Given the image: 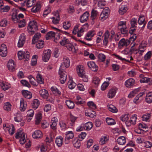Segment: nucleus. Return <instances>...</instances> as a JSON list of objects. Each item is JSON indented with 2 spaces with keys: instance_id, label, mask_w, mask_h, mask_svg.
Here are the masks:
<instances>
[{
  "instance_id": "f257e3e1",
  "label": "nucleus",
  "mask_w": 152,
  "mask_h": 152,
  "mask_svg": "<svg viewBox=\"0 0 152 152\" xmlns=\"http://www.w3.org/2000/svg\"><path fill=\"white\" fill-rule=\"evenodd\" d=\"M63 61L59 71V74L60 76V80L61 83L62 84L64 83L67 78L66 73L64 71V67L66 68H68L70 64V60L67 57L65 56L63 58Z\"/></svg>"
},
{
  "instance_id": "79ce46f5",
  "label": "nucleus",
  "mask_w": 152,
  "mask_h": 152,
  "mask_svg": "<svg viewBox=\"0 0 152 152\" xmlns=\"http://www.w3.org/2000/svg\"><path fill=\"white\" fill-rule=\"evenodd\" d=\"M139 91V89L138 88L136 89L130 93L128 96V98H131L133 97Z\"/></svg>"
},
{
  "instance_id": "5701e85b",
  "label": "nucleus",
  "mask_w": 152,
  "mask_h": 152,
  "mask_svg": "<svg viewBox=\"0 0 152 152\" xmlns=\"http://www.w3.org/2000/svg\"><path fill=\"white\" fill-rule=\"evenodd\" d=\"M86 115L90 117L91 118H93L96 115V113L95 111H91L90 109H88L85 111Z\"/></svg>"
},
{
  "instance_id": "0eeeda50",
  "label": "nucleus",
  "mask_w": 152,
  "mask_h": 152,
  "mask_svg": "<svg viewBox=\"0 0 152 152\" xmlns=\"http://www.w3.org/2000/svg\"><path fill=\"white\" fill-rule=\"evenodd\" d=\"M51 53V51L50 50L48 49L45 50L42 56V60L44 62L48 61L50 59Z\"/></svg>"
},
{
  "instance_id": "3c124183",
  "label": "nucleus",
  "mask_w": 152,
  "mask_h": 152,
  "mask_svg": "<svg viewBox=\"0 0 152 152\" xmlns=\"http://www.w3.org/2000/svg\"><path fill=\"white\" fill-rule=\"evenodd\" d=\"M66 104L68 107L70 109L73 108L75 106L74 103L70 100H66Z\"/></svg>"
},
{
  "instance_id": "6ab92c4d",
  "label": "nucleus",
  "mask_w": 152,
  "mask_h": 152,
  "mask_svg": "<svg viewBox=\"0 0 152 152\" xmlns=\"http://www.w3.org/2000/svg\"><path fill=\"white\" fill-rule=\"evenodd\" d=\"M32 136L34 138L38 139L42 137V134L40 131L38 130L34 132L32 134Z\"/></svg>"
},
{
  "instance_id": "4d7b16f0",
  "label": "nucleus",
  "mask_w": 152,
  "mask_h": 152,
  "mask_svg": "<svg viewBox=\"0 0 152 152\" xmlns=\"http://www.w3.org/2000/svg\"><path fill=\"white\" fill-rule=\"evenodd\" d=\"M108 109L110 111L113 113H116L118 111L116 107L112 104H110L109 106Z\"/></svg>"
},
{
  "instance_id": "a211bd4d",
  "label": "nucleus",
  "mask_w": 152,
  "mask_h": 152,
  "mask_svg": "<svg viewBox=\"0 0 152 152\" xmlns=\"http://www.w3.org/2000/svg\"><path fill=\"white\" fill-rule=\"evenodd\" d=\"M27 107L26 102L23 98H21L20 102V110L22 111H24Z\"/></svg>"
},
{
  "instance_id": "13d9d810",
  "label": "nucleus",
  "mask_w": 152,
  "mask_h": 152,
  "mask_svg": "<svg viewBox=\"0 0 152 152\" xmlns=\"http://www.w3.org/2000/svg\"><path fill=\"white\" fill-rule=\"evenodd\" d=\"M66 47L69 51L74 52L75 48L72 44L70 42L66 45Z\"/></svg>"
},
{
  "instance_id": "ea45409f",
  "label": "nucleus",
  "mask_w": 152,
  "mask_h": 152,
  "mask_svg": "<svg viewBox=\"0 0 152 152\" xmlns=\"http://www.w3.org/2000/svg\"><path fill=\"white\" fill-rule=\"evenodd\" d=\"M69 42L68 39L66 37H64L60 41L59 43L61 45L66 46Z\"/></svg>"
},
{
  "instance_id": "b1692460",
  "label": "nucleus",
  "mask_w": 152,
  "mask_h": 152,
  "mask_svg": "<svg viewBox=\"0 0 152 152\" xmlns=\"http://www.w3.org/2000/svg\"><path fill=\"white\" fill-rule=\"evenodd\" d=\"M117 142L120 145H123L126 143V138L123 136L120 137L117 139Z\"/></svg>"
},
{
  "instance_id": "393cba45",
  "label": "nucleus",
  "mask_w": 152,
  "mask_h": 152,
  "mask_svg": "<svg viewBox=\"0 0 152 152\" xmlns=\"http://www.w3.org/2000/svg\"><path fill=\"white\" fill-rule=\"evenodd\" d=\"M7 66L10 70L13 71L15 69L14 61L12 60H10L7 63Z\"/></svg>"
},
{
  "instance_id": "e2e57ef3",
  "label": "nucleus",
  "mask_w": 152,
  "mask_h": 152,
  "mask_svg": "<svg viewBox=\"0 0 152 152\" xmlns=\"http://www.w3.org/2000/svg\"><path fill=\"white\" fill-rule=\"evenodd\" d=\"M131 27H136V25L137 24V20L135 18H132L130 21Z\"/></svg>"
},
{
  "instance_id": "9b49d317",
  "label": "nucleus",
  "mask_w": 152,
  "mask_h": 152,
  "mask_svg": "<svg viewBox=\"0 0 152 152\" xmlns=\"http://www.w3.org/2000/svg\"><path fill=\"white\" fill-rule=\"evenodd\" d=\"M26 38L24 34L21 35L19 37L18 43V48L22 47L24 44Z\"/></svg>"
},
{
  "instance_id": "338daca9",
  "label": "nucleus",
  "mask_w": 152,
  "mask_h": 152,
  "mask_svg": "<svg viewBox=\"0 0 152 152\" xmlns=\"http://www.w3.org/2000/svg\"><path fill=\"white\" fill-rule=\"evenodd\" d=\"M129 117V115L128 114H125L122 115L121 116V120L125 122L126 124L127 121H128V120Z\"/></svg>"
},
{
  "instance_id": "6e6552de",
  "label": "nucleus",
  "mask_w": 152,
  "mask_h": 152,
  "mask_svg": "<svg viewBox=\"0 0 152 152\" xmlns=\"http://www.w3.org/2000/svg\"><path fill=\"white\" fill-rule=\"evenodd\" d=\"M137 22L139 25H143L142 28H143L146 25L147 21L145 20V16L142 15H140L139 17Z\"/></svg>"
},
{
  "instance_id": "7c9ffc66",
  "label": "nucleus",
  "mask_w": 152,
  "mask_h": 152,
  "mask_svg": "<svg viewBox=\"0 0 152 152\" xmlns=\"http://www.w3.org/2000/svg\"><path fill=\"white\" fill-rule=\"evenodd\" d=\"M0 86L2 89L4 91L8 89L11 87L10 84L7 83L2 82L0 83Z\"/></svg>"
},
{
  "instance_id": "aec40b11",
  "label": "nucleus",
  "mask_w": 152,
  "mask_h": 152,
  "mask_svg": "<svg viewBox=\"0 0 152 152\" xmlns=\"http://www.w3.org/2000/svg\"><path fill=\"white\" fill-rule=\"evenodd\" d=\"M146 44L145 42H142L140 45L139 47V50L138 51V53L141 54L142 55V53H143L146 48Z\"/></svg>"
},
{
  "instance_id": "f704fd0d",
  "label": "nucleus",
  "mask_w": 152,
  "mask_h": 152,
  "mask_svg": "<svg viewBox=\"0 0 152 152\" xmlns=\"http://www.w3.org/2000/svg\"><path fill=\"white\" fill-rule=\"evenodd\" d=\"M98 14V12L97 10L94 9H93L91 12V18L92 20H94L95 19Z\"/></svg>"
},
{
  "instance_id": "1a4fd4ad",
  "label": "nucleus",
  "mask_w": 152,
  "mask_h": 152,
  "mask_svg": "<svg viewBox=\"0 0 152 152\" xmlns=\"http://www.w3.org/2000/svg\"><path fill=\"white\" fill-rule=\"evenodd\" d=\"M7 49L4 44H2L0 46V55L3 57H5L7 55Z\"/></svg>"
},
{
  "instance_id": "bb28decb",
  "label": "nucleus",
  "mask_w": 152,
  "mask_h": 152,
  "mask_svg": "<svg viewBox=\"0 0 152 152\" xmlns=\"http://www.w3.org/2000/svg\"><path fill=\"white\" fill-rule=\"evenodd\" d=\"M127 10L126 6L121 5L118 11L119 13L121 15H123L126 12Z\"/></svg>"
},
{
  "instance_id": "c9c22d12",
  "label": "nucleus",
  "mask_w": 152,
  "mask_h": 152,
  "mask_svg": "<svg viewBox=\"0 0 152 152\" xmlns=\"http://www.w3.org/2000/svg\"><path fill=\"white\" fill-rule=\"evenodd\" d=\"M80 140L78 138H75L73 141V145L77 148H79L80 146Z\"/></svg>"
},
{
  "instance_id": "f3484780",
  "label": "nucleus",
  "mask_w": 152,
  "mask_h": 152,
  "mask_svg": "<svg viewBox=\"0 0 152 152\" xmlns=\"http://www.w3.org/2000/svg\"><path fill=\"white\" fill-rule=\"evenodd\" d=\"M109 11L106 10H103L100 15V19L103 21L105 20L107 17L108 15Z\"/></svg>"
},
{
  "instance_id": "f8f14e48",
  "label": "nucleus",
  "mask_w": 152,
  "mask_h": 152,
  "mask_svg": "<svg viewBox=\"0 0 152 152\" xmlns=\"http://www.w3.org/2000/svg\"><path fill=\"white\" fill-rule=\"evenodd\" d=\"M87 65L92 71L96 72L98 70V67L94 62H87Z\"/></svg>"
},
{
  "instance_id": "f03ea898",
  "label": "nucleus",
  "mask_w": 152,
  "mask_h": 152,
  "mask_svg": "<svg viewBox=\"0 0 152 152\" xmlns=\"http://www.w3.org/2000/svg\"><path fill=\"white\" fill-rule=\"evenodd\" d=\"M15 137L16 139H20V142L21 144H24L26 141V134L22 129H20L17 131L15 134Z\"/></svg>"
},
{
  "instance_id": "37998d69",
  "label": "nucleus",
  "mask_w": 152,
  "mask_h": 152,
  "mask_svg": "<svg viewBox=\"0 0 152 152\" xmlns=\"http://www.w3.org/2000/svg\"><path fill=\"white\" fill-rule=\"evenodd\" d=\"M8 128V130L9 134L11 135H13L15 132V129L13 125L11 124L9 126V127L7 126V127Z\"/></svg>"
},
{
  "instance_id": "2eb2a0df",
  "label": "nucleus",
  "mask_w": 152,
  "mask_h": 152,
  "mask_svg": "<svg viewBox=\"0 0 152 152\" xmlns=\"http://www.w3.org/2000/svg\"><path fill=\"white\" fill-rule=\"evenodd\" d=\"M58 119L56 117H54L53 118L50 123V125L51 128L53 130L56 129V125L57 124V122Z\"/></svg>"
},
{
  "instance_id": "de8ad7c7",
  "label": "nucleus",
  "mask_w": 152,
  "mask_h": 152,
  "mask_svg": "<svg viewBox=\"0 0 152 152\" xmlns=\"http://www.w3.org/2000/svg\"><path fill=\"white\" fill-rule=\"evenodd\" d=\"M36 78L38 83L42 84L44 83V79L42 75L39 73H38L36 76Z\"/></svg>"
},
{
  "instance_id": "473e14b6",
  "label": "nucleus",
  "mask_w": 152,
  "mask_h": 152,
  "mask_svg": "<svg viewBox=\"0 0 152 152\" xmlns=\"http://www.w3.org/2000/svg\"><path fill=\"white\" fill-rule=\"evenodd\" d=\"M75 3L77 5L84 6L87 5L88 1L87 0H75Z\"/></svg>"
},
{
  "instance_id": "9d476101",
  "label": "nucleus",
  "mask_w": 152,
  "mask_h": 152,
  "mask_svg": "<svg viewBox=\"0 0 152 152\" xmlns=\"http://www.w3.org/2000/svg\"><path fill=\"white\" fill-rule=\"evenodd\" d=\"M118 90V88L115 87H114L111 88L109 91L108 93L107 96L109 98H112L114 97Z\"/></svg>"
},
{
  "instance_id": "a18cd8bd",
  "label": "nucleus",
  "mask_w": 152,
  "mask_h": 152,
  "mask_svg": "<svg viewBox=\"0 0 152 152\" xmlns=\"http://www.w3.org/2000/svg\"><path fill=\"white\" fill-rule=\"evenodd\" d=\"M41 37V34L40 33H37L34 36L32 40V44H34L38 40V39Z\"/></svg>"
},
{
  "instance_id": "864d4df0",
  "label": "nucleus",
  "mask_w": 152,
  "mask_h": 152,
  "mask_svg": "<svg viewBox=\"0 0 152 152\" xmlns=\"http://www.w3.org/2000/svg\"><path fill=\"white\" fill-rule=\"evenodd\" d=\"M18 23V27L20 28L26 26V20L24 19L19 20Z\"/></svg>"
},
{
  "instance_id": "dca6fc26",
  "label": "nucleus",
  "mask_w": 152,
  "mask_h": 152,
  "mask_svg": "<svg viewBox=\"0 0 152 152\" xmlns=\"http://www.w3.org/2000/svg\"><path fill=\"white\" fill-rule=\"evenodd\" d=\"M66 137L65 138L66 143H68L69 140L72 139L74 137V134L72 131H67L65 133Z\"/></svg>"
},
{
  "instance_id": "cd10ccee",
  "label": "nucleus",
  "mask_w": 152,
  "mask_h": 152,
  "mask_svg": "<svg viewBox=\"0 0 152 152\" xmlns=\"http://www.w3.org/2000/svg\"><path fill=\"white\" fill-rule=\"evenodd\" d=\"M25 3L26 6L28 7H30L35 4L36 0H26Z\"/></svg>"
},
{
  "instance_id": "2f4dec72",
  "label": "nucleus",
  "mask_w": 152,
  "mask_h": 152,
  "mask_svg": "<svg viewBox=\"0 0 152 152\" xmlns=\"http://www.w3.org/2000/svg\"><path fill=\"white\" fill-rule=\"evenodd\" d=\"M109 138L106 136H102L99 141V144L101 145L105 144L108 140Z\"/></svg>"
},
{
  "instance_id": "5fc2aeb1",
  "label": "nucleus",
  "mask_w": 152,
  "mask_h": 152,
  "mask_svg": "<svg viewBox=\"0 0 152 152\" xmlns=\"http://www.w3.org/2000/svg\"><path fill=\"white\" fill-rule=\"evenodd\" d=\"M12 20L14 23H17L19 20L16 13H13L12 15Z\"/></svg>"
},
{
  "instance_id": "bf43d9fd",
  "label": "nucleus",
  "mask_w": 152,
  "mask_h": 152,
  "mask_svg": "<svg viewBox=\"0 0 152 152\" xmlns=\"http://www.w3.org/2000/svg\"><path fill=\"white\" fill-rule=\"evenodd\" d=\"M106 121L108 125H112L115 124V123L114 120L109 118H107L106 119Z\"/></svg>"
},
{
  "instance_id": "680f3d73",
  "label": "nucleus",
  "mask_w": 152,
  "mask_h": 152,
  "mask_svg": "<svg viewBox=\"0 0 152 152\" xmlns=\"http://www.w3.org/2000/svg\"><path fill=\"white\" fill-rule=\"evenodd\" d=\"M100 82L99 78L96 77H93V83L95 84V86L97 87L98 86Z\"/></svg>"
},
{
  "instance_id": "49530a36",
  "label": "nucleus",
  "mask_w": 152,
  "mask_h": 152,
  "mask_svg": "<svg viewBox=\"0 0 152 152\" xmlns=\"http://www.w3.org/2000/svg\"><path fill=\"white\" fill-rule=\"evenodd\" d=\"M44 44V42L42 40L38 41L36 44V47L37 48L40 49L43 48Z\"/></svg>"
},
{
  "instance_id": "052dcab7",
  "label": "nucleus",
  "mask_w": 152,
  "mask_h": 152,
  "mask_svg": "<svg viewBox=\"0 0 152 152\" xmlns=\"http://www.w3.org/2000/svg\"><path fill=\"white\" fill-rule=\"evenodd\" d=\"M144 146L147 148H151L152 147V142L149 141H146L143 143Z\"/></svg>"
},
{
  "instance_id": "72a5a7b5",
  "label": "nucleus",
  "mask_w": 152,
  "mask_h": 152,
  "mask_svg": "<svg viewBox=\"0 0 152 152\" xmlns=\"http://www.w3.org/2000/svg\"><path fill=\"white\" fill-rule=\"evenodd\" d=\"M145 101L148 103H150L152 102V92H149L147 94Z\"/></svg>"
},
{
  "instance_id": "603ef678",
  "label": "nucleus",
  "mask_w": 152,
  "mask_h": 152,
  "mask_svg": "<svg viewBox=\"0 0 152 152\" xmlns=\"http://www.w3.org/2000/svg\"><path fill=\"white\" fill-rule=\"evenodd\" d=\"M30 83L32 85L37 86V84L36 83L35 80L32 75H29L28 77Z\"/></svg>"
},
{
  "instance_id": "4468645a",
  "label": "nucleus",
  "mask_w": 152,
  "mask_h": 152,
  "mask_svg": "<svg viewBox=\"0 0 152 152\" xmlns=\"http://www.w3.org/2000/svg\"><path fill=\"white\" fill-rule=\"evenodd\" d=\"M140 76L141 78L140 80L141 83H149V84L152 83V78L144 77L142 74H141Z\"/></svg>"
},
{
  "instance_id": "6e6d98bb",
  "label": "nucleus",
  "mask_w": 152,
  "mask_h": 152,
  "mask_svg": "<svg viewBox=\"0 0 152 152\" xmlns=\"http://www.w3.org/2000/svg\"><path fill=\"white\" fill-rule=\"evenodd\" d=\"M85 130H89L92 127L93 124L91 122H88L84 124Z\"/></svg>"
},
{
  "instance_id": "8fccbe9b",
  "label": "nucleus",
  "mask_w": 152,
  "mask_h": 152,
  "mask_svg": "<svg viewBox=\"0 0 152 152\" xmlns=\"http://www.w3.org/2000/svg\"><path fill=\"white\" fill-rule=\"evenodd\" d=\"M51 89L53 93L56 95H60L61 94V92L56 87H52Z\"/></svg>"
},
{
  "instance_id": "c85d7f7f",
  "label": "nucleus",
  "mask_w": 152,
  "mask_h": 152,
  "mask_svg": "<svg viewBox=\"0 0 152 152\" xmlns=\"http://www.w3.org/2000/svg\"><path fill=\"white\" fill-rule=\"evenodd\" d=\"M22 93L23 96L25 98L28 99H31L32 97L31 93L27 90H23Z\"/></svg>"
},
{
  "instance_id": "20e7f679",
  "label": "nucleus",
  "mask_w": 152,
  "mask_h": 152,
  "mask_svg": "<svg viewBox=\"0 0 152 152\" xmlns=\"http://www.w3.org/2000/svg\"><path fill=\"white\" fill-rule=\"evenodd\" d=\"M29 32L34 33L37 29V23L34 20L30 21L28 24V27Z\"/></svg>"
},
{
  "instance_id": "4c0bfd02",
  "label": "nucleus",
  "mask_w": 152,
  "mask_h": 152,
  "mask_svg": "<svg viewBox=\"0 0 152 152\" xmlns=\"http://www.w3.org/2000/svg\"><path fill=\"white\" fill-rule=\"evenodd\" d=\"M40 104L39 102L37 99H34L32 104V108L35 110L37 109Z\"/></svg>"
},
{
  "instance_id": "c03bdc74",
  "label": "nucleus",
  "mask_w": 152,
  "mask_h": 152,
  "mask_svg": "<svg viewBox=\"0 0 152 152\" xmlns=\"http://www.w3.org/2000/svg\"><path fill=\"white\" fill-rule=\"evenodd\" d=\"M68 85L69 88L72 89L76 86V84L72 80H69L68 83Z\"/></svg>"
},
{
  "instance_id": "a19ab883",
  "label": "nucleus",
  "mask_w": 152,
  "mask_h": 152,
  "mask_svg": "<svg viewBox=\"0 0 152 152\" xmlns=\"http://www.w3.org/2000/svg\"><path fill=\"white\" fill-rule=\"evenodd\" d=\"M40 8V5L39 4H37L31 8V12L34 13L37 12L39 11Z\"/></svg>"
},
{
  "instance_id": "a878e982",
  "label": "nucleus",
  "mask_w": 152,
  "mask_h": 152,
  "mask_svg": "<svg viewBox=\"0 0 152 152\" xmlns=\"http://www.w3.org/2000/svg\"><path fill=\"white\" fill-rule=\"evenodd\" d=\"M63 142V138L61 136L56 137L55 140V142L57 146L58 147L61 146Z\"/></svg>"
},
{
  "instance_id": "412c9836",
  "label": "nucleus",
  "mask_w": 152,
  "mask_h": 152,
  "mask_svg": "<svg viewBox=\"0 0 152 152\" xmlns=\"http://www.w3.org/2000/svg\"><path fill=\"white\" fill-rule=\"evenodd\" d=\"M135 83V80L133 78H130L126 80L125 84L127 87L130 88Z\"/></svg>"
},
{
  "instance_id": "e433bc0d",
  "label": "nucleus",
  "mask_w": 152,
  "mask_h": 152,
  "mask_svg": "<svg viewBox=\"0 0 152 152\" xmlns=\"http://www.w3.org/2000/svg\"><path fill=\"white\" fill-rule=\"evenodd\" d=\"M59 124L60 127L62 130H65L68 128L66 122L64 121H60L59 123Z\"/></svg>"
},
{
  "instance_id": "4be33fe9",
  "label": "nucleus",
  "mask_w": 152,
  "mask_h": 152,
  "mask_svg": "<svg viewBox=\"0 0 152 152\" xmlns=\"http://www.w3.org/2000/svg\"><path fill=\"white\" fill-rule=\"evenodd\" d=\"M39 93L41 96L45 99H47L49 96L48 91L45 89L41 90L39 91Z\"/></svg>"
},
{
  "instance_id": "39448f33",
  "label": "nucleus",
  "mask_w": 152,
  "mask_h": 152,
  "mask_svg": "<svg viewBox=\"0 0 152 152\" xmlns=\"http://www.w3.org/2000/svg\"><path fill=\"white\" fill-rule=\"evenodd\" d=\"M130 42L129 39L122 38L119 41L118 47L119 48H122L124 47H126L128 45Z\"/></svg>"
},
{
  "instance_id": "0e129e2a",
  "label": "nucleus",
  "mask_w": 152,
  "mask_h": 152,
  "mask_svg": "<svg viewBox=\"0 0 152 152\" xmlns=\"http://www.w3.org/2000/svg\"><path fill=\"white\" fill-rule=\"evenodd\" d=\"M11 105L10 104L7 102L5 103L4 106V110L8 111H10L11 110Z\"/></svg>"
},
{
  "instance_id": "58836bf2",
  "label": "nucleus",
  "mask_w": 152,
  "mask_h": 152,
  "mask_svg": "<svg viewBox=\"0 0 152 152\" xmlns=\"http://www.w3.org/2000/svg\"><path fill=\"white\" fill-rule=\"evenodd\" d=\"M71 25V24L69 21H66L63 22V27L65 30H67L69 28Z\"/></svg>"
},
{
  "instance_id": "423d86ee",
  "label": "nucleus",
  "mask_w": 152,
  "mask_h": 152,
  "mask_svg": "<svg viewBox=\"0 0 152 152\" xmlns=\"http://www.w3.org/2000/svg\"><path fill=\"white\" fill-rule=\"evenodd\" d=\"M137 115L136 114H134L131 116L130 118H129L128 121H127L126 125L129 126L131 125H134L136 122Z\"/></svg>"
},
{
  "instance_id": "7ed1b4c3",
  "label": "nucleus",
  "mask_w": 152,
  "mask_h": 152,
  "mask_svg": "<svg viewBox=\"0 0 152 152\" xmlns=\"http://www.w3.org/2000/svg\"><path fill=\"white\" fill-rule=\"evenodd\" d=\"M77 72L78 75L83 78V80L85 82L88 81V77L84 74V69L82 65H79L76 68Z\"/></svg>"
},
{
  "instance_id": "c756f323",
  "label": "nucleus",
  "mask_w": 152,
  "mask_h": 152,
  "mask_svg": "<svg viewBox=\"0 0 152 152\" xmlns=\"http://www.w3.org/2000/svg\"><path fill=\"white\" fill-rule=\"evenodd\" d=\"M42 115L40 113H38L35 115V124L38 125L39 124L42 119Z\"/></svg>"
},
{
  "instance_id": "09e8293b",
  "label": "nucleus",
  "mask_w": 152,
  "mask_h": 152,
  "mask_svg": "<svg viewBox=\"0 0 152 152\" xmlns=\"http://www.w3.org/2000/svg\"><path fill=\"white\" fill-rule=\"evenodd\" d=\"M55 33L53 31L48 32L46 35V39L47 40L50 39L52 37H54L55 36Z\"/></svg>"
},
{
  "instance_id": "774afa93",
  "label": "nucleus",
  "mask_w": 152,
  "mask_h": 152,
  "mask_svg": "<svg viewBox=\"0 0 152 152\" xmlns=\"http://www.w3.org/2000/svg\"><path fill=\"white\" fill-rule=\"evenodd\" d=\"M105 4L106 2L104 0H100L99 1L98 5L100 8L102 9L104 8Z\"/></svg>"
},
{
  "instance_id": "ddd939ff",
  "label": "nucleus",
  "mask_w": 152,
  "mask_h": 152,
  "mask_svg": "<svg viewBox=\"0 0 152 152\" xmlns=\"http://www.w3.org/2000/svg\"><path fill=\"white\" fill-rule=\"evenodd\" d=\"M90 14L88 12H86L82 15L80 18V21L81 23H84L88 19Z\"/></svg>"
},
{
  "instance_id": "69168bd1",
  "label": "nucleus",
  "mask_w": 152,
  "mask_h": 152,
  "mask_svg": "<svg viewBox=\"0 0 152 152\" xmlns=\"http://www.w3.org/2000/svg\"><path fill=\"white\" fill-rule=\"evenodd\" d=\"M15 121L17 122H20L22 119V116L19 113H17L16 116L14 117Z\"/></svg>"
}]
</instances>
